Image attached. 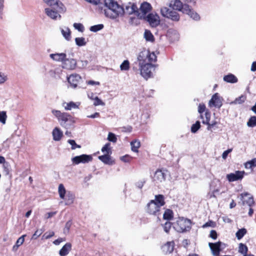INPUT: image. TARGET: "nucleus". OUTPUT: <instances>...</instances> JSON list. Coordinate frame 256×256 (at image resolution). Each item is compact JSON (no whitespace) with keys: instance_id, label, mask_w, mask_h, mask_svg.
<instances>
[{"instance_id":"nucleus-30","label":"nucleus","mask_w":256,"mask_h":256,"mask_svg":"<svg viewBox=\"0 0 256 256\" xmlns=\"http://www.w3.org/2000/svg\"><path fill=\"white\" fill-rule=\"evenodd\" d=\"M174 248V244L173 242H168L164 246V250L166 253H171L173 252Z\"/></svg>"},{"instance_id":"nucleus-53","label":"nucleus","mask_w":256,"mask_h":256,"mask_svg":"<svg viewBox=\"0 0 256 256\" xmlns=\"http://www.w3.org/2000/svg\"><path fill=\"white\" fill-rule=\"evenodd\" d=\"M25 236H26V234L22 235L20 237L16 240V244L19 246H21L24 242Z\"/></svg>"},{"instance_id":"nucleus-32","label":"nucleus","mask_w":256,"mask_h":256,"mask_svg":"<svg viewBox=\"0 0 256 256\" xmlns=\"http://www.w3.org/2000/svg\"><path fill=\"white\" fill-rule=\"evenodd\" d=\"M132 150L134 152H138V148L140 146V142L138 140H134L130 142Z\"/></svg>"},{"instance_id":"nucleus-59","label":"nucleus","mask_w":256,"mask_h":256,"mask_svg":"<svg viewBox=\"0 0 256 256\" xmlns=\"http://www.w3.org/2000/svg\"><path fill=\"white\" fill-rule=\"evenodd\" d=\"M7 80V76L4 74L0 72V84L4 83Z\"/></svg>"},{"instance_id":"nucleus-8","label":"nucleus","mask_w":256,"mask_h":256,"mask_svg":"<svg viewBox=\"0 0 256 256\" xmlns=\"http://www.w3.org/2000/svg\"><path fill=\"white\" fill-rule=\"evenodd\" d=\"M74 56V53H72L70 54H69V58H66V60H64V62L62 63V68H64L69 70H74L76 67L77 62L76 60L72 58Z\"/></svg>"},{"instance_id":"nucleus-34","label":"nucleus","mask_w":256,"mask_h":256,"mask_svg":"<svg viewBox=\"0 0 256 256\" xmlns=\"http://www.w3.org/2000/svg\"><path fill=\"white\" fill-rule=\"evenodd\" d=\"M238 252L242 254L246 255L248 251V248L247 246L242 243H240L238 246Z\"/></svg>"},{"instance_id":"nucleus-52","label":"nucleus","mask_w":256,"mask_h":256,"mask_svg":"<svg viewBox=\"0 0 256 256\" xmlns=\"http://www.w3.org/2000/svg\"><path fill=\"white\" fill-rule=\"evenodd\" d=\"M110 144L107 143L102 148V152H106V154H109L110 152Z\"/></svg>"},{"instance_id":"nucleus-23","label":"nucleus","mask_w":256,"mask_h":256,"mask_svg":"<svg viewBox=\"0 0 256 256\" xmlns=\"http://www.w3.org/2000/svg\"><path fill=\"white\" fill-rule=\"evenodd\" d=\"M52 134L54 140L59 141L63 136V132L60 128L56 127L53 130Z\"/></svg>"},{"instance_id":"nucleus-26","label":"nucleus","mask_w":256,"mask_h":256,"mask_svg":"<svg viewBox=\"0 0 256 256\" xmlns=\"http://www.w3.org/2000/svg\"><path fill=\"white\" fill-rule=\"evenodd\" d=\"M182 5V4L180 0H170L169 6L173 10H180Z\"/></svg>"},{"instance_id":"nucleus-56","label":"nucleus","mask_w":256,"mask_h":256,"mask_svg":"<svg viewBox=\"0 0 256 256\" xmlns=\"http://www.w3.org/2000/svg\"><path fill=\"white\" fill-rule=\"evenodd\" d=\"M42 233V230H38L35 232L34 234L32 235V239L36 240L39 237Z\"/></svg>"},{"instance_id":"nucleus-3","label":"nucleus","mask_w":256,"mask_h":256,"mask_svg":"<svg viewBox=\"0 0 256 256\" xmlns=\"http://www.w3.org/2000/svg\"><path fill=\"white\" fill-rule=\"evenodd\" d=\"M86 1L94 5L104 4L108 10L113 9L119 13L122 10L120 8L118 7L117 2L114 0H86Z\"/></svg>"},{"instance_id":"nucleus-7","label":"nucleus","mask_w":256,"mask_h":256,"mask_svg":"<svg viewBox=\"0 0 256 256\" xmlns=\"http://www.w3.org/2000/svg\"><path fill=\"white\" fill-rule=\"evenodd\" d=\"M160 12L163 16L170 18L173 21L178 22L180 20V16L176 12L171 10L166 7L162 8L160 10Z\"/></svg>"},{"instance_id":"nucleus-49","label":"nucleus","mask_w":256,"mask_h":256,"mask_svg":"<svg viewBox=\"0 0 256 256\" xmlns=\"http://www.w3.org/2000/svg\"><path fill=\"white\" fill-rule=\"evenodd\" d=\"M88 62L86 60H80L78 62V67L80 68H86V66H88Z\"/></svg>"},{"instance_id":"nucleus-22","label":"nucleus","mask_w":256,"mask_h":256,"mask_svg":"<svg viewBox=\"0 0 256 256\" xmlns=\"http://www.w3.org/2000/svg\"><path fill=\"white\" fill-rule=\"evenodd\" d=\"M50 57L54 60L58 62H64L66 57V54L65 53H56L52 54L50 55Z\"/></svg>"},{"instance_id":"nucleus-14","label":"nucleus","mask_w":256,"mask_h":256,"mask_svg":"<svg viewBox=\"0 0 256 256\" xmlns=\"http://www.w3.org/2000/svg\"><path fill=\"white\" fill-rule=\"evenodd\" d=\"M208 106L210 108H220L222 106V98L218 93H216L212 96L209 101Z\"/></svg>"},{"instance_id":"nucleus-46","label":"nucleus","mask_w":256,"mask_h":256,"mask_svg":"<svg viewBox=\"0 0 256 256\" xmlns=\"http://www.w3.org/2000/svg\"><path fill=\"white\" fill-rule=\"evenodd\" d=\"M108 140L110 142H116L117 141V138H116V135L112 132L108 133Z\"/></svg>"},{"instance_id":"nucleus-62","label":"nucleus","mask_w":256,"mask_h":256,"mask_svg":"<svg viewBox=\"0 0 256 256\" xmlns=\"http://www.w3.org/2000/svg\"><path fill=\"white\" fill-rule=\"evenodd\" d=\"M205 110V105L203 104H200L198 107V112H204Z\"/></svg>"},{"instance_id":"nucleus-6","label":"nucleus","mask_w":256,"mask_h":256,"mask_svg":"<svg viewBox=\"0 0 256 256\" xmlns=\"http://www.w3.org/2000/svg\"><path fill=\"white\" fill-rule=\"evenodd\" d=\"M154 65L151 64H144L139 65L140 74L142 76L147 80L152 76V70L154 69Z\"/></svg>"},{"instance_id":"nucleus-4","label":"nucleus","mask_w":256,"mask_h":256,"mask_svg":"<svg viewBox=\"0 0 256 256\" xmlns=\"http://www.w3.org/2000/svg\"><path fill=\"white\" fill-rule=\"evenodd\" d=\"M118 7L120 8L122 10L120 13L117 12L116 10L113 9H110V10H112L116 16L122 15L124 14H134L138 16V9L136 4L134 3H129L128 5L126 6L124 9L121 6H120L118 4Z\"/></svg>"},{"instance_id":"nucleus-37","label":"nucleus","mask_w":256,"mask_h":256,"mask_svg":"<svg viewBox=\"0 0 256 256\" xmlns=\"http://www.w3.org/2000/svg\"><path fill=\"white\" fill-rule=\"evenodd\" d=\"M58 193L60 198L62 199H64L66 194V190L62 184H60L58 186Z\"/></svg>"},{"instance_id":"nucleus-43","label":"nucleus","mask_w":256,"mask_h":256,"mask_svg":"<svg viewBox=\"0 0 256 256\" xmlns=\"http://www.w3.org/2000/svg\"><path fill=\"white\" fill-rule=\"evenodd\" d=\"M200 122L199 121L196 122L193 124L191 126V132L192 133L196 132L200 129Z\"/></svg>"},{"instance_id":"nucleus-41","label":"nucleus","mask_w":256,"mask_h":256,"mask_svg":"<svg viewBox=\"0 0 256 256\" xmlns=\"http://www.w3.org/2000/svg\"><path fill=\"white\" fill-rule=\"evenodd\" d=\"M121 70H128L130 68V62L128 60H124L120 66Z\"/></svg>"},{"instance_id":"nucleus-15","label":"nucleus","mask_w":256,"mask_h":256,"mask_svg":"<svg viewBox=\"0 0 256 256\" xmlns=\"http://www.w3.org/2000/svg\"><path fill=\"white\" fill-rule=\"evenodd\" d=\"M144 18L148 22L150 26L154 28L158 26L160 23L159 16L156 14H149L146 16H145Z\"/></svg>"},{"instance_id":"nucleus-35","label":"nucleus","mask_w":256,"mask_h":256,"mask_svg":"<svg viewBox=\"0 0 256 256\" xmlns=\"http://www.w3.org/2000/svg\"><path fill=\"white\" fill-rule=\"evenodd\" d=\"M144 38L146 40L152 42L154 41V36L148 30H146L144 33Z\"/></svg>"},{"instance_id":"nucleus-31","label":"nucleus","mask_w":256,"mask_h":256,"mask_svg":"<svg viewBox=\"0 0 256 256\" xmlns=\"http://www.w3.org/2000/svg\"><path fill=\"white\" fill-rule=\"evenodd\" d=\"M61 32L64 37L68 40L70 39V30L66 27L64 28H61Z\"/></svg>"},{"instance_id":"nucleus-10","label":"nucleus","mask_w":256,"mask_h":256,"mask_svg":"<svg viewBox=\"0 0 256 256\" xmlns=\"http://www.w3.org/2000/svg\"><path fill=\"white\" fill-rule=\"evenodd\" d=\"M208 245L214 256H218L220 252L226 247V244L221 242L215 243L210 242Z\"/></svg>"},{"instance_id":"nucleus-9","label":"nucleus","mask_w":256,"mask_h":256,"mask_svg":"<svg viewBox=\"0 0 256 256\" xmlns=\"http://www.w3.org/2000/svg\"><path fill=\"white\" fill-rule=\"evenodd\" d=\"M45 3L51 7L50 8H58V11L60 12H65L66 8L63 4L59 0H43Z\"/></svg>"},{"instance_id":"nucleus-24","label":"nucleus","mask_w":256,"mask_h":256,"mask_svg":"<svg viewBox=\"0 0 256 256\" xmlns=\"http://www.w3.org/2000/svg\"><path fill=\"white\" fill-rule=\"evenodd\" d=\"M98 159L106 164L112 165L114 164V161L108 154H104V155L99 156Z\"/></svg>"},{"instance_id":"nucleus-64","label":"nucleus","mask_w":256,"mask_h":256,"mask_svg":"<svg viewBox=\"0 0 256 256\" xmlns=\"http://www.w3.org/2000/svg\"><path fill=\"white\" fill-rule=\"evenodd\" d=\"M130 156L128 155H126L120 158V160L125 162H128L130 160Z\"/></svg>"},{"instance_id":"nucleus-55","label":"nucleus","mask_w":256,"mask_h":256,"mask_svg":"<svg viewBox=\"0 0 256 256\" xmlns=\"http://www.w3.org/2000/svg\"><path fill=\"white\" fill-rule=\"evenodd\" d=\"M94 100V104L95 106H98V105H104V102H102L98 96H96L94 98H93Z\"/></svg>"},{"instance_id":"nucleus-11","label":"nucleus","mask_w":256,"mask_h":256,"mask_svg":"<svg viewBox=\"0 0 256 256\" xmlns=\"http://www.w3.org/2000/svg\"><path fill=\"white\" fill-rule=\"evenodd\" d=\"M160 208L156 203L155 200H151L147 204L146 212L150 214L158 216L160 214Z\"/></svg>"},{"instance_id":"nucleus-1","label":"nucleus","mask_w":256,"mask_h":256,"mask_svg":"<svg viewBox=\"0 0 256 256\" xmlns=\"http://www.w3.org/2000/svg\"><path fill=\"white\" fill-rule=\"evenodd\" d=\"M137 59L139 66L156 62V56L154 52H150L149 50L144 49L139 53Z\"/></svg>"},{"instance_id":"nucleus-61","label":"nucleus","mask_w":256,"mask_h":256,"mask_svg":"<svg viewBox=\"0 0 256 256\" xmlns=\"http://www.w3.org/2000/svg\"><path fill=\"white\" fill-rule=\"evenodd\" d=\"M210 237L214 240H216L217 238V233L216 230H212L210 232Z\"/></svg>"},{"instance_id":"nucleus-25","label":"nucleus","mask_w":256,"mask_h":256,"mask_svg":"<svg viewBox=\"0 0 256 256\" xmlns=\"http://www.w3.org/2000/svg\"><path fill=\"white\" fill-rule=\"evenodd\" d=\"M71 244L68 242L60 250L59 254L60 256H66L68 254L69 252L71 250Z\"/></svg>"},{"instance_id":"nucleus-42","label":"nucleus","mask_w":256,"mask_h":256,"mask_svg":"<svg viewBox=\"0 0 256 256\" xmlns=\"http://www.w3.org/2000/svg\"><path fill=\"white\" fill-rule=\"evenodd\" d=\"M192 10L190 9L188 5L182 4V8H180V11H182L184 14H186L188 15Z\"/></svg>"},{"instance_id":"nucleus-17","label":"nucleus","mask_w":256,"mask_h":256,"mask_svg":"<svg viewBox=\"0 0 256 256\" xmlns=\"http://www.w3.org/2000/svg\"><path fill=\"white\" fill-rule=\"evenodd\" d=\"M202 114L203 113H200V117L203 120L202 122L208 125L207 129L208 130H212V128L216 122L214 120H210L211 113H204L205 119H204V116Z\"/></svg>"},{"instance_id":"nucleus-63","label":"nucleus","mask_w":256,"mask_h":256,"mask_svg":"<svg viewBox=\"0 0 256 256\" xmlns=\"http://www.w3.org/2000/svg\"><path fill=\"white\" fill-rule=\"evenodd\" d=\"M56 212H48L45 214V218H50L54 216L56 214Z\"/></svg>"},{"instance_id":"nucleus-2","label":"nucleus","mask_w":256,"mask_h":256,"mask_svg":"<svg viewBox=\"0 0 256 256\" xmlns=\"http://www.w3.org/2000/svg\"><path fill=\"white\" fill-rule=\"evenodd\" d=\"M56 116L60 125L66 128H70L74 122V118L68 113H56Z\"/></svg>"},{"instance_id":"nucleus-21","label":"nucleus","mask_w":256,"mask_h":256,"mask_svg":"<svg viewBox=\"0 0 256 256\" xmlns=\"http://www.w3.org/2000/svg\"><path fill=\"white\" fill-rule=\"evenodd\" d=\"M250 196V194L248 192H244L240 194V200L242 201V204L244 205L245 204H248V206H251L254 204V200L252 196L248 197V200H244V198Z\"/></svg>"},{"instance_id":"nucleus-36","label":"nucleus","mask_w":256,"mask_h":256,"mask_svg":"<svg viewBox=\"0 0 256 256\" xmlns=\"http://www.w3.org/2000/svg\"><path fill=\"white\" fill-rule=\"evenodd\" d=\"M247 230L244 228H242L238 230V231L236 232V237L238 240H240L242 238V237L246 234Z\"/></svg>"},{"instance_id":"nucleus-29","label":"nucleus","mask_w":256,"mask_h":256,"mask_svg":"<svg viewBox=\"0 0 256 256\" xmlns=\"http://www.w3.org/2000/svg\"><path fill=\"white\" fill-rule=\"evenodd\" d=\"M156 203L161 208L162 206L165 204L164 198L162 194H158L155 196Z\"/></svg>"},{"instance_id":"nucleus-16","label":"nucleus","mask_w":256,"mask_h":256,"mask_svg":"<svg viewBox=\"0 0 256 256\" xmlns=\"http://www.w3.org/2000/svg\"><path fill=\"white\" fill-rule=\"evenodd\" d=\"M46 14L52 20H56L57 19L60 20L61 16L60 13H64V12H60L58 11V8L54 9L50 8H46L44 9Z\"/></svg>"},{"instance_id":"nucleus-18","label":"nucleus","mask_w":256,"mask_h":256,"mask_svg":"<svg viewBox=\"0 0 256 256\" xmlns=\"http://www.w3.org/2000/svg\"><path fill=\"white\" fill-rule=\"evenodd\" d=\"M244 171L237 170L234 173H230L226 175V178L230 182L239 180L244 177Z\"/></svg>"},{"instance_id":"nucleus-48","label":"nucleus","mask_w":256,"mask_h":256,"mask_svg":"<svg viewBox=\"0 0 256 256\" xmlns=\"http://www.w3.org/2000/svg\"><path fill=\"white\" fill-rule=\"evenodd\" d=\"M72 224V222L71 220H68L66 222V224L64 228V234H68L69 232V230L70 229V228L71 227Z\"/></svg>"},{"instance_id":"nucleus-27","label":"nucleus","mask_w":256,"mask_h":256,"mask_svg":"<svg viewBox=\"0 0 256 256\" xmlns=\"http://www.w3.org/2000/svg\"><path fill=\"white\" fill-rule=\"evenodd\" d=\"M79 105V102H64L62 104V106L64 108L65 110H72V108H78Z\"/></svg>"},{"instance_id":"nucleus-51","label":"nucleus","mask_w":256,"mask_h":256,"mask_svg":"<svg viewBox=\"0 0 256 256\" xmlns=\"http://www.w3.org/2000/svg\"><path fill=\"white\" fill-rule=\"evenodd\" d=\"M74 27L78 30V31L82 32L84 30V27L82 24L80 23H74Z\"/></svg>"},{"instance_id":"nucleus-39","label":"nucleus","mask_w":256,"mask_h":256,"mask_svg":"<svg viewBox=\"0 0 256 256\" xmlns=\"http://www.w3.org/2000/svg\"><path fill=\"white\" fill-rule=\"evenodd\" d=\"M104 26L102 24H98L94 26H92L90 27V30L92 32H97L104 28Z\"/></svg>"},{"instance_id":"nucleus-33","label":"nucleus","mask_w":256,"mask_h":256,"mask_svg":"<svg viewBox=\"0 0 256 256\" xmlns=\"http://www.w3.org/2000/svg\"><path fill=\"white\" fill-rule=\"evenodd\" d=\"M173 218V212L170 209H167L165 210L163 214V218L164 220H170Z\"/></svg>"},{"instance_id":"nucleus-57","label":"nucleus","mask_w":256,"mask_h":256,"mask_svg":"<svg viewBox=\"0 0 256 256\" xmlns=\"http://www.w3.org/2000/svg\"><path fill=\"white\" fill-rule=\"evenodd\" d=\"M216 226V223L212 220H210L208 222H206L202 226L204 228H206L207 227H212L214 228Z\"/></svg>"},{"instance_id":"nucleus-38","label":"nucleus","mask_w":256,"mask_h":256,"mask_svg":"<svg viewBox=\"0 0 256 256\" xmlns=\"http://www.w3.org/2000/svg\"><path fill=\"white\" fill-rule=\"evenodd\" d=\"M75 42L76 44L79 46H84L86 44V42L85 40V38H75Z\"/></svg>"},{"instance_id":"nucleus-28","label":"nucleus","mask_w":256,"mask_h":256,"mask_svg":"<svg viewBox=\"0 0 256 256\" xmlns=\"http://www.w3.org/2000/svg\"><path fill=\"white\" fill-rule=\"evenodd\" d=\"M223 79L224 81L232 84L236 83L238 80L237 78L232 74L224 76Z\"/></svg>"},{"instance_id":"nucleus-13","label":"nucleus","mask_w":256,"mask_h":256,"mask_svg":"<svg viewBox=\"0 0 256 256\" xmlns=\"http://www.w3.org/2000/svg\"><path fill=\"white\" fill-rule=\"evenodd\" d=\"M92 157L91 155H87L85 154L74 156L72 159V162L76 164H78L80 163H88V162L92 161Z\"/></svg>"},{"instance_id":"nucleus-44","label":"nucleus","mask_w":256,"mask_h":256,"mask_svg":"<svg viewBox=\"0 0 256 256\" xmlns=\"http://www.w3.org/2000/svg\"><path fill=\"white\" fill-rule=\"evenodd\" d=\"M66 199L68 200V202L66 204L72 203L74 198V196L70 192H67L66 194Z\"/></svg>"},{"instance_id":"nucleus-54","label":"nucleus","mask_w":256,"mask_h":256,"mask_svg":"<svg viewBox=\"0 0 256 256\" xmlns=\"http://www.w3.org/2000/svg\"><path fill=\"white\" fill-rule=\"evenodd\" d=\"M172 226V223L170 222H166L164 226V230L166 232L168 233L169 232V230Z\"/></svg>"},{"instance_id":"nucleus-58","label":"nucleus","mask_w":256,"mask_h":256,"mask_svg":"<svg viewBox=\"0 0 256 256\" xmlns=\"http://www.w3.org/2000/svg\"><path fill=\"white\" fill-rule=\"evenodd\" d=\"M6 114V113H0V122L4 124H5L7 117Z\"/></svg>"},{"instance_id":"nucleus-20","label":"nucleus","mask_w":256,"mask_h":256,"mask_svg":"<svg viewBox=\"0 0 256 256\" xmlns=\"http://www.w3.org/2000/svg\"><path fill=\"white\" fill-rule=\"evenodd\" d=\"M81 77L78 74H72L68 78V83L73 88H76L79 81L80 80Z\"/></svg>"},{"instance_id":"nucleus-5","label":"nucleus","mask_w":256,"mask_h":256,"mask_svg":"<svg viewBox=\"0 0 256 256\" xmlns=\"http://www.w3.org/2000/svg\"><path fill=\"white\" fill-rule=\"evenodd\" d=\"M174 228L179 232H188L191 229V221L187 218H180Z\"/></svg>"},{"instance_id":"nucleus-47","label":"nucleus","mask_w":256,"mask_h":256,"mask_svg":"<svg viewBox=\"0 0 256 256\" xmlns=\"http://www.w3.org/2000/svg\"><path fill=\"white\" fill-rule=\"evenodd\" d=\"M68 143L72 146V150H75L76 148H80V145L77 144L76 142L73 140H69L68 141Z\"/></svg>"},{"instance_id":"nucleus-19","label":"nucleus","mask_w":256,"mask_h":256,"mask_svg":"<svg viewBox=\"0 0 256 256\" xmlns=\"http://www.w3.org/2000/svg\"><path fill=\"white\" fill-rule=\"evenodd\" d=\"M168 172L166 170H158L154 174V180L159 182H162L166 180Z\"/></svg>"},{"instance_id":"nucleus-60","label":"nucleus","mask_w":256,"mask_h":256,"mask_svg":"<svg viewBox=\"0 0 256 256\" xmlns=\"http://www.w3.org/2000/svg\"><path fill=\"white\" fill-rule=\"evenodd\" d=\"M54 232H50L48 234V232H46L44 234L43 236V237H44L46 239H48L54 236Z\"/></svg>"},{"instance_id":"nucleus-45","label":"nucleus","mask_w":256,"mask_h":256,"mask_svg":"<svg viewBox=\"0 0 256 256\" xmlns=\"http://www.w3.org/2000/svg\"><path fill=\"white\" fill-rule=\"evenodd\" d=\"M247 125L249 127H254L256 126V116H252L247 122Z\"/></svg>"},{"instance_id":"nucleus-40","label":"nucleus","mask_w":256,"mask_h":256,"mask_svg":"<svg viewBox=\"0 0 256 256\" xmlns=\"http://www.w3.org/2000/svg\"><path fill=\"white\" fill-rule=\"evenodd\" d=\"M246 100V96L244 95H242L241 96L237 98L236 100L231 102L232 104H240L244 102Z\"/></svg>"},{"instance_id":"nucleus-50","label":"nucleus","mask_w":256,"mask_h":256,"mask_svg":"<svg viewBox=\"0 0 256 256\" xmlns=\"http://www.w3.org/2000/svg\"><path fill=\"white\" fill-rule=\"evenodd\" d=\"M188 16H190L192 19L196 20H200V18L199 15L196 12H194L192 10L189 14Z\"/></svg>"},{"instance_id":"nucleus-12","label":"nucleus","mask_w":256,"mask_h":256,"mask_svg":"<svg viewBox=\"0 0 256 256\" xmlns=\"http://www.w3.org/2000/svg\"><path fill=\"white\" fill-rule=\"evenodd\" d=\"M152 9L151 5L147 2H144L141 4L140 9H138V17L140 19L144 18L146 14L148 12Z\"/></svg>"}]
</instances>
